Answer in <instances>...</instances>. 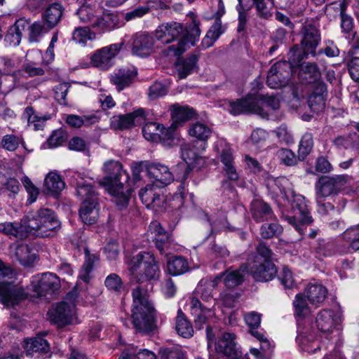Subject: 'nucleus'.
I'll use <instances>...</instances> for the list:
<instances>
[{
	"label": "nucleus",
	"mask_w": 359,
	"mask_h": 359,
	"mask_svg": "<svg viewBox=\"0 0 359 359\" xmlns=\"http://www.w3.org/2000/svg\"><path fill=\"white\" fill-rule=\"evenodd\" d=\"M79 5L80 6L77 10L76 15L82 22L91 24L100 13L97 9V6H91L86 4Z\"/></svg>",
	"instance_id": "obj_45"
},
{
	"label": "nucleus",
	"mask_w": 359,
	"mask_h": 359,
	"mask_svg": "<svg viewBox=\"0 0 359 359\" xmlns=\"http://www.w3.org/2000/svg\"><path fill=\"white\" fill-rule=\"evenodd\" d=\"M181 157L187 165L188 170L200 169L205 163V159L195 149L193 143H184L181 145Z\"/></svg>",
	"instance_id": "obj_24"
},
{
	"label": "nucleus",
	"mask_w": 359,
	"mask_h": 359,
	"mask_svg": "<svg viewBox=\"0 0 359 359\" xmlns=\"http://www.w3.org/2000/svg\"><path fill=\"white\" fill-rule=\"evenodd\" d=\"M279 280L286 288H292L296 285V281L290 269L284 267L279 275Z\"/></svg>",
	"instance_id": "obj_62"
},
{
	"label": "nucleus",
	"mask_w": 359,
	"mask_h": 359,
	"mask_svg": "<svg viewBox=\"0 0 359 359\" xmlns=\"http://www.w3.org/2000/svg\"><path fill=\"white\" fill-rule=\"evenodd\" d=\"M25 348L27 355H32L34 353H47L49 351V346L46 339L41 337L25 341Z\"/></svg>",
	"instance_id": "obj_43"
},
{
	"label": "nucleus",
	"mask_w": 359,
	"mask_h": 359,
	"mask_svg": "<svg viewBox=\"0 0 359 359\" xmlns=\"http://www.w3.org/2000/svg\"><path fill=\"white\" fill-rule=\"evenodd\" d=\"M28 235L45 237L50 232L60 226V222L55 213L50 209L42 208L37 211L29 212L23 217Z\"/></svg>",
	"instance_id": "obj_6"
},
{
	"label": "nucleus",
	"mask_w": 359,
	"mask_h": 359,
	"mask_svg": "<svg viewBox=\"0 0 359 359\" xmlns=\"http://www.w3.org/2000/svg\"><path fill=\"white\" fill-rule=\"evenodd\" d=\"M349 251L348 245H337L334 243L328 242L325 244L320 245L318 248L317 252L323 257H332L337 254H346L349 252Z\"/></svg>",
	"instance_id": "obj_46"
},
{
	"label": "nucleus",
	"mask_w": 359,
	"mask_h": 359,
	"mask_svg": "<svg viewBox=\"0 0 359 359\" xmlns=\"http://www.w3.org/2000/svg\"><path fill=\"white\" fill-rule=\"evenodd\" d=\"M63 7L58 3L50 5L44 11L43 18L50 28L54 27L60 20Z\"/></svg>",
	"instance_id": "obj_39"
},
{
	"label": "nucleus",
	"mask_w": 359,
	"mask_h": 359,
	"mask_svg": "<svg viewBox=\"0 0 359 359\" xmlns=\"http://www.w3.org/2000/svg\"><path fill=\"white\" fill-rule=\"evenodd\" d=\"M175 329L177 333L184 338L191 337L194 333V329L187 319L180 313H178Z\"/></svg>",
	"instance_id": "obj_53"
},
{
	"label": "nucleus",
	"mask_w": 359,
	"mask_h": 359,
	"mask_svg": "<svg viewBox=\"0 0 359 359\" xmlns=\"http://www.w3.org/2000/svg\"><path fill=\"white\" fill-rule=\"evenodd\" d=\"M187 260L182 257H175L167 262V269L169 273L172 276H179L186 273L189 270Z\"/></svg>",
	"instance_id": "obj_44"
},
{
	"label": "nucleus",
	"mask_w": 359,
	"mask_h": 359,
	"mask_svg": "<svg viewBox=\"0 0 359 359\" xmlns=\"http://www.w3.org/2000/svg\"><path fill=\"white\" fill-rule=\"evenodd\" d=\"M252 4L255 6L257 12L261 18H268L271 15L272 0H252ZM241 6L243 4H248L247 0H238Z\"/></svg>",
	"instance_id": "obj_51"
},
{
	"label": "nucleus",
	"mask_w": 359,
	"mask_h": 359,
	"mask_svg": "<svg viewBox=\"0 0 359 359\" xmlns=\"http://www.w3.org/2000/svg\"><path fill=\"white\" fill-rule=\"evenodd\" d=\"M25 115L27 117L28 125L35 130H42L46 121L50 118L49 116H41L36 114L32 107H27Z\"/></svg>",
	"instance_id": "obj_50"
},
{
	"label": "nucleus",
	"mask_w": 359,
	"mask_h": 359,
	"mask_svg": "<svg viewBox=\"0 0 359 359\" xmlns=\"http://www.w3.org/2000/svg\"><path fill=\"white\" fill-rule=\"evenodd\" d=\"M223 107L233 115L250 112L258 114L262 118H267L271 112L279 108L280 102L276 97H264L255 93L248 95L236 102L224 100Z\"/></svg>",
	"instance_id": "obj_4"
},
{
	"label": "nucleus",
	"mask_w": 359,
	"mask_h": 359,
	"mask_svg": "<svg viewBox=\"0 0 359 359\" xmlns=\"http://www.w3.org/2000/svg\"><path fill=\"white\" fill-rule=\"evenodd\" d=\"M224 6L222 0L219 1L218 11L215 15V23L211 26L205 36L203 39L201 45L204 48H208L213 46L224 32V27L222 25L220 18L224 14Z\"/></svg>",
	"instance_id": "obj_21"
},
{
	"label": "nucleus",
	"mask_w": 359,
	"mask_h": 359,
	"mask_svg": "<svg viewBox=\"0 0 359 359\" xmlns=\"http://www.w3.org/2000/svg\"><path fill=\"white\" fill-rule=\"evenodd\" d=\"M351 180L352 178L347 175L323 176L315 184L316 197L325 198L335 196L351 183Z\"/></svg>",
	"instance_id": "obj_11"
},
{
	"label": "nucleus",
	"mask_w": 359,
	"mask_h": 359,
	"mask_svg": "<svg viewBox=\"0 0 359 359\" xmlns=\"http://www.w3.org/2000/svg\"><path fill=\"white\" fill-rule=\"evenodd\" d=\"M340 321L339 316L332 310L323 309L320 311L316 317V325L323 332L332 331L335 325Z\"/></svg>",
	"instance_id": "obj_28"
},
{
	"label": "nucleus",
	"mask_w": 359,
	"mask_h": 359,
	"mask_svg": "<svg viewBox=\"0 0 359 359\" xmlns=\"http://www.w3.org/2000/svg\"><path fill=\"white\" fill-rule=\"evenodd\" d=\"M317 203V212L322 216L327 215L331 212H336L340 213L346 206V201L344 198H338V205L334 206L330 202H324L323 198L316 197Z\"/></svg>",
	"instance_id": "obj_38"
},
{
	"label": "nucleus",
	"mask_w": 359,
	"mask_h": 359,
	"mask_svg": "<svg viewBox=\"0 0 359 359\" xmlns=\"http://www.w3.org/2000/svg\"><path fill=\"white\" fill-rule=\"evenodd\" d=\"M10 252L24 266L33 264L36 259L34 249L25 243H13L10 245Z\"/></svg>",
	"instance_id": "obj_25"
},
{
	"label": "nucleus",
	"mask_w": 359,
	"mask_h": 359,
	"mask_svg": "<svg viewBox=\"0 0 359 359\" xmlns=\"http://www.w3.org/2000/svg\"><path fill=\"white\" fill-rule=\"evenodd\" d=\"M341 238L348 243L349 250H359V224L346 229L341 234Z\"/></svg>",
	"instance_id": "obj_47"
},
{
	"label": "nucleus",
	"mask_w": 359,
	"mask_h": 359,
	"mask_svg": "<svg viewBox=\"0 0 359 359\" xmlns=\"http://www.w3.org/2000/svg\"><path fill=\"white\" fill-rule=\"evenodd\" d=\"M59 278L52 273H44L33 276L30 281L31 290L37 297L45 296L49 292H54L60 287Z\"/></svg>",
	"instance_id": "obj_15"
},
{
	"label": "nucleus",
	"mask_w": 359,
	"mask_h": 359,
	"mask_svg": "<svg viewBox=\"0 0 359 359\" xmlns=\"http://www.w3.org/2000/svg\"><path fill=\"white\" fill-rule=\"evenodd\" d=\"M149 230L154 234L157 249L159 252L163 251L164 244L170 239V236L156 221L151 223Z\"/></svg>",
	"instance_id": "obj_41"
},
{
	"label": "nucleus",
	"mask_w": 359,
	"mask_h": 359,
	"mask_svg": "<svg viewBox=\"0 0 359 359\" xmlns=\"http://www.w3.org/2000/svg\"><path fill=\"white\" fill-rule=\"evenodd\" d=\"M22 183L29 195L27 201L29 203H32L34 201H36L39 195V189H37V187L32 183L31 180L27 176H24L22 177Z\"/></svg>",
	"instance_id": "obj_59"
},
{
	"label": "nucleus",
	"mask_w": 359,
	"mask_h": 359,
	"mask_svg": "<svg viewBox=\"0 0 359 359\" xmlns=\"http://www.w3.org/2000/svg\"><path fill=\"white\" fill-rule=\"evenodd\" d=\"M293 306L295 314L300 318L306 316L309 313L308 304L302 293H299L295 296Z\"/></svg>",
	"instance_id": "obj_56"
},
{
	"label": "nucleus",
	"mask_w": 359,
	"mask_h": 359,
	"mask_svg": "<svg viewBox=\"0 0 359 359\" xmlns=\"http://www.w3.org/2000/svg\"><path fill=\"white\" fill-rule=\"evenodd\" d=\"M313 146V136L311 133H305L299 142V155L303 158L308 156L311 151Z\"/></svg>",
	"instance_id": "obj_57"
},
{
	"label": "nucleus",
	"mask_w": 359,
	"mask_h": 359,
	"mask_svg": "<svg viewBox=\"0 0 359 359\" xmlns=\"http://www.w3.org/2000/svg\"><path fill=\"white\" fill-rule=\"evenodd\" d=\"M90 26L100 34L110 32L118 27V18L114 14H107L103 16H100L98 14Z\"/></svg>",
	"instance_id": "obj_30"
},
{
	"label": "nucleus",
	"mask_w": 359,
	"mask_h": 359,
	"mask_svg": "<svg viewBox=\"0 0 359 359\" xmlns=\"http://www.w3.org/2000/svg\"><path fill=\"white\" fill-rule=\"evenodd\" d=\"M104 285L108 290L114 292H121L123 290L121 278L116 273L108 275L104 280Z\"/></svg>",
	"instance_id": "obj_55"
},
{
	"label": "nucleus",
	"mask_w": 359,
	"mask_h": 359,
	"mask_svg": "<svg viewBox=\"0 0 359 359\" xmlns=\"http://www.w3.org/2000/svg\"><path fill=\"white\" fill-rule=\"evenodd\" d=\"M27 296L22 287L12 283H0V304L7 307L14 306Z\"/></svg>",
	"instance_id": "obj_18"
},
{
	"label": "nucleus",
	"mask_w": 359,
	"mask_h": 359,
	"mask_svg": "<svg viewBox=\"0 0 359 359\" xmlns=\"http://www.w3.org/2000/svg\"><path fill=\"white\" fill-rule=\"evenodd\" d=\"M197 60V56L192 55L187 58L178 61L175 65L178 79H185L191 74L196 67Z\"/></svg>",
	"instance_id": "obj_40"
},
{
	"label": "nucleus",
	"mask_w": 359,
	"mask_h": 359,
	"mask_svg": "<svg viewBox=\"0 0 359 359\" xmlns=\"http://www.w3.org/2000/svg\"><path fill=\"white\" fill-rule=\"evenodd\" d=\"M277 154L279 159L286 165H293L297 163V158L291 150L280 149Z\"/></svg>",
	"instance_id": "obj_63"
},
{
	"label": "nucleus",
	"mask_w": 359,
	"mask_h": 359,
	"mask_svg": "<svg viewBox=\"0 0 359 359\" xmlns=\"http://www.w3.org/2000/svg\"><path fill=\"white\" fill-rule=\"evenodd\" d=\"M130 49L133 55L146 57L155 51V37L147 32H137L131 38Z\"/></svg>",
	"instance_id": "obj_16"
},
{
	"label": "nucleus",
	"mask_w": 359,
	"mask_h": 359,
	"mask_svg": "<svg viewBox=\"0 0 359 359\" xmlns=\"http://www.w3.org/2000/svg\"><path fill=\"white\" fill-rule=\"evenodd\" d=\"M125 45L123 40L97 50L90 57L92 65L101 70H107L114 64V59Z\"/></svg>",
	"instance_id": "obj_12"
},
{
	"label": "nucleus",
	"mask_w": 359,
	"mask_h": 359,
	"mask_svg": "<svg viewBox=\"0 0 359 359\" xmlns=\"http://www.w3.org/2000/svg\"><path fill=\"white\" fill-rule=\"evenodd\" d=\"M281 227L276 223L264 224L262 226L260 233L264 238H270L280 233Z\"/></svg>",
	"instance_id": "obj_60"
},
{
	"label": "nucleus",
	"mask_w": 359,
	"mask_h": 359,
	"mask_svg": "<svg viewBox=\"0 0 359 359\" xmlns=\"http://www.w3.org/2000/svg\"><path fill=\"white\" fill-rule=\"evenodd\" d=\"M73 40L80 44H86L87 41L95 39V33L88 27L76 29L72 34Z\"/></svg>",
	"instance_id": "obj_54"
},
{
	"label": "nucleus",
	"mask_w": 359,
	"mask_h": 359,
	"mask_svg": "<svg viewBox=\"0 0 359 359\" xmlns=\"http://www.w3.org/2000/svg\"><path fill=\"white\" fill-rule=\"evenodd\" d=\"M220 282V276H216L213 279L201 280L198 285L196 292L205 302H210L213 299V290L217 288Z\"/></svg>",
	"instance_id": "obj_34"
},
{
	"label": "nucleus",
	"mask_w": 359,
	"mask_h": 359,
	"mask_svg": "<svg viewBox=\"0 0 359 359\" xmlns=\"http://www.w3.org/2000/svg\"><path fill=\"white\" fill-rule=\"evenodd\" d=\"M302 34V46L304 54L315 55L316 48L320 41L318 29L311 23H306L303 27Z\"/></svg>",
	"instance_id": "obj_22"
},
{
	"label": "nucleus",
	"mask_w": 359,
	"mask_h": 359,
	"mask_svg": "<svg viewBox=\"0 0 359 359\" xmlns=\"http://www.w3.org/2000/svg\"><path fill=\"white\" fill-rule=\"evenodd\" d=\"M296 340L299 344V346L304 351L313 353L320 348L319 345L317 344V341L314 340L313 337L311 334L309 335L306 333L299 334Z\"/></svg>",
	"instance_id": "obj_52"
},
{
	"label": "nucleus",
	"mask_w": 359,
	"mask_h": 359,
	"mask_svg": "<svg viewBox=\"0 0 359 359\" xmlns=\"http://www.w3.org/2000/svg\"><path fill=\"white\" fill-rule=\"evenodd\" d=\"M320 76L317 65L315 63H303L299 72V79L302 82L310 83L316 81Z\"/></svg>",
	"instance_id": "obj_37"
},
{
	"label": "nucleus",
	"mask_w": 359,
	"mask_h": 359,
	"mask_svg": "<svg viewBox=\"0 0 359 359\" xmlns=\"http://www.w3.org/2000/svg\"><path fill=\"white\" fill-rule=\"evenodd\" d=\"M76 193L82 201L79 215L86 224L97 222L100 215V205L97 193L89 184H78Z\"/></svg>",
	"instance_id": "obj_9"
},
{
	"label": "nucleus",
	"mask_w": 359,
	"mask_h": 359,
	"mask_svg": "<svg viewBox=\"0 0 359 359\" xmlns=\"http://www.w3.org/2000/svg\"><path fill=\"white\" fill-rule=\"evenodd\" d=\"M130 273L138 282L157 279L160 275L158 262L153 254L141 252L126 261Z\"/></svg>",
	"instance_id": "obj_7"
},
{
	"label": "nucleus",
	"mask_w": 359,
	"mask_h": 359,
	"mask_svg": "<svg viewBox=\"0 0 359 359\" xmlns=\"http://www.w3.org/2000/svg\"><path fill=\"white\" fill-rule=\"evenodd\" d=\"M147 175L150 182L154 183L156 188L162 189L174 180L172 173L169 168L160 163H152L146 165Z\"/></svg>",
	"instance_id": "obj_17"
},
{
	"label": "nucleus",
	"mask_w": 359,
	"mask_h": 359,
	"mask_svg": "<svg viewBox=\"0 0 359 359\" xmlns=\"http://www.w3.org/2000/svg\"><path fill=\"white\" fill-rule=\"evenodd\" d=\"M44 187L48 193L55 194L64 189L65 184L60 175L50 172L45 178Z\"/></svg>",
	"instance_id": "obj_42"
},
{
	"label": "nucleus",
	"mask_w": 359,
	"mask_h": 359,
	"mask_svg": "<svg viewBox=\"0 0 359 359\" xmlns=\"http://www.w3.org/2000/svg\"><path fill=\"white\" fill-rule=\"evenodd\" d=\"M275 183L280 190L281 199L283 201L279 203L283 206H286V203L290 204L294 212V216L283 215V217L300 234H302L303 229L299 222L302 224H309L313 222L306 198L302 195L294 194L289 180L285 177L278 178Z\"/></svg>",
	"instance_id": "obj_2"
},
{
	"label": "nucleus",
	"mask_w": 359,
	"mask_h": 359,
	"mask_svg": "<svg viewBox=\"0 0 359 359\" xmlns=\"http://www.w3.org/2000/svg\"><path fill=\"white\" fill-rule=\"evenodd\" d=\"M20 139L13 135H6L3 137L1 145L3 148L8 151H15L19 146Z\"/></svg>",
	"instance_id": "obj_64"
},
{
	"label": "nucleus",
	"mask_w": 359,
	"mask_h": 359,
	"mask_svg": "<svg viewBox=\"0 0 359 359\" xmlns=\"http://www.w3.org/2000/svg\"><path fill=\"white\" fill-rule=\"evenodd\" d=\"M214 149L219 154L226 177L231 181L238 180L239 175L235 166L233 151L230 146L225 141L219 140L215 144Z\"/></svg>",
	"instance_id": "obj_14"
},
{
	"label": "nucleus",
	"mask_w": 359,
	"mask_h": 359,
	"mask_svg": "<svg viewBox=\"0 0 359 359\" xmlns=\"http://www.w3.org/2000/svg\"><path fill=\"white\" fill-rule=\"evenodd\" d=\"M140 198L142 203L151 208H163L164 198L160 193V189L156 188L154 183L148 184L144 189L140 191Z\"/></svg>",
	"instance_id": "obj_23"
},
{
	"label": "nucleus",
	"mask_w": 359,
	"mask_h": 359,
	"mask_svg": "<svg viewBox=\"0 0 359 359\" xmlns=\"http://www.w3.org/2000/svg\"><path fill=\"white\" fill-rule=\"evenodd\" d=\"M327 289L319 283H309L304 290V294L312 304L318 305L324 302L327 297Z\"/></svg>",
	"instance_id": "obj_35"
},
{
	"label": "nucleus",
	"mask_w": 359,
	"mask_h": 359,
	"mask_svg": "<svg viewBox=\"0 0 359 359\" xmlns=\"http://www.w3.org/2000/svg\"><path fill=\"white\" fill-rule=\"evenodd\" d=\"M189 306L191 313L194 318L196 325L199 329L203 327L208 318L215 316V312L212 309L203 306L201 302L196 297L190 298Z\"/></svg>",
	"instance_id": "obj_26"
},
{
	"label": "nucleus",
	"mask_w": 359,
	"mask_h": 359,
	"mask_svg": "<svg viewBox=\"0 0 359 359\" xmlns=\"http://www.w3.org/2000/svg\"><path fill=\"white\" fill-rule=\"evenodd\" d=\"M167 93L168 89L164 84L161 82H155L149 87V97L151 100H155L165 95Z\"/></svg>",
	"instance_id": "obj_61"
},
{
	"label": "nucleus",
	"mask_w": 359,
	"mask_h": 359,
	"mask_svg": "<svg viewBox=\"0 0 359 359\" xmlns=\"http://www.w3.org/2000/svg\"><path fill=\"white\" fill-rule=\"evenodd\" d=\"M212 133V128L208 124L201 121L191 123L188 129V134L191 137L203 143L201 149L203 151L205 149V142L211 137Z\"/></svg>",
	"instance_id": "obj_31"
},
{
	"label": "nucleus",
	"mask_w": 359,
	"mask_h": 359,
	"mask_svg": "<svg viewBox=\"0 0 359 359\" xmlns=\"http://www.w3.org/2000/svg\"><path fill=\"white\" fill-rule=\"evenodd\" d=\"M145 121L143 109L124 115H116L111 118V127L115 130H125L142 124Z\"/></svg>",
	"instance_id": "obj_19"
},
{
	"label": "nucleus",
	"mask_w": 359,
	"mask_h": 359,
	"mask_svg": "<svg viewBox=\"0 0 359 359\" xmlns=\"http://www.w3.org/2000/svg\"><path fill=\"white\" fill-rule=\"evenodd\" d=\"M103 169L107 174L103 180L106 189L119 209L126 208L132 192L131 189L126 184L129 180L128 174L123 170L122 165L116 161L106 162Z\"/></svg>",
	"instance_id": "obj_3"
},
{
	"label": "nucleus",
	"mask_w": 359,
	"mask_h": 359,
	"mask_svg": "<svg viewBox=\"0 0 359 359\" xmlns=\"http://www.w3.org/2000/svg\"><path fill=\"white\" fill-rule=\"evenodd\" d=\"M247 271L248 266L243 264L238 269H228L225 272L219 274L217 276H220V280L222 278L223 279L224 283L226 287L233 288L243 282V277Z\"/></svg>",
	"instance_id": "obj_32"
},
{
	"label": "nucleus",
	"mask_w": 359,
	"mask_h": 359,
	"mask_svg": "<svg viewBox=\"0 0 359 359\" xmlns=\"http://www.w3.org/2000/svg\"><path fill=\"white\" fill-rule=\"evenodd\" d=\"M46 29L42 22H34L29 25V38L30 41L36 42L39 39L46 33Z\"/></svg>",
	"instance_id": "obj_58"
},
{
	"label": "nucleus",
	"mask_w": 359,
	"mask_h": 359,
	"mask_svg": "<svg viewBox=\"0 0 359 359\" xmlns=\"http://www.w3.org/2000/svg\"><path fill=\"white\" fill-rule=\"evenodd\" d=\"M193 108L188 106H181L175 104L171 107V115L173 119L177 121H185L191 119L195 116Z\"/></svg>",
	"instance_id": "obj_48"
},
{
	"label": "nucleus",
	"mask_w": 359,
	"mask_h": 359,
	"mask_svg": "<svg viewBox=\"0 0 359 359\" xmlns=\"http://www.w3.org/2000/svg\"><path fill=\"white\" fill-rule=\"evenodd\" d=\"M0 233L10 238L20 240L25 239L29 236L26 226L23 224V217L20 222H5L0 223Z\"/></svg>",
	"instance_id": "obj_27"
},
{
	"label": "nucleus",
	"mask_w": 359,
	"mask_h": 359,
	"mask_svg": "<svg viewBox=\"0 0 359 359\" xmlns=\"http://www.w3.org/2000/svg\"><path fill=\"white\" fill-rule=\"evenodd\" d=\"M74 296V294L69 293L62 302L53 304L48 312L49 320L58 327L79 322L76 304L72 300Z\"/></svg>",
	"instance_id": "obj_10"
},
{
	"label": "nucleus",
	"mask_w": 359,
	"mask_h": 359,
	"mask_svg": "<svg viewBox=\"0 0 359 359\" xmlns=\"http://www.w3.org/2000/svg\"><path fill=\"white\" fill-rule=\"evenodd\" d=\"M162 125L155 122H149L142 128L144 137L151 142H158L161 139Z\"/></svg>",
	"instance_id": "obj_49"
},
{
	"label": "nucleus",
	"mask_w": 359,
	"mask_h": 359,
	"mask_svg": "<svg viewBox=\"0 0 359 359\" xmlns=\"http://www.w3.org/2000/svg\"><path fill=\"white\" fill-rule=\"evenodd\" d=\"M235 339L233 333L224 332L215 343L216 351L230 359H238L241 353L236 347Z\"/></svg>",
	"instance_id": "obj_20"
},
{
	"label": "nucleus",
	"mask_w": 359,
	"mask_h": 359,
	"mask_svg": "<svg viewBox=\"0 0 359 359\" xmlns=\"http://www.w3.org/2000/svg\"><path fill=\"white\" fill-rule=\"evenodd\" d=\"M132 318L134 327L140 332H147L154 327V309L149 302L147 291L140 285L133 289Z\"/></svg>",
	"instance_id": "obj_5"
},
{
	"label": "nucleus",
	"mask_w": 359,
	"mask_h": 359,
	"mask_svg": "<svg viewBox=\"0 0 359 359\" xmlns=\"http://www.w3.org/2000/svg\"><path fill=\"white\" fill-rule=\"evenodd\" d=\"M250 210L252 217L257 222L271 220L274 218V215L270 206L259 199H255L252 202Z\"/></svg>",
	"instance_id": "obj_33"
},
{
	"label": "nucleus",
	"mask_w": 359,
	"mask_h": 359,
	"mask_svg": "<svg viewBox=\"0 0 359 359\" xmlns=\"http://www.w3.org/2000/svg\"><path fill=\"white\" fill-rule=\"evenodd\" d=\"M192 22L189 29L177 22L162 23L155 30V39L163 44H168L182 36L177 43L171 45L166 49L168 55L180 56L198 41L201 30L196 16L192 14Z\"/></svg>",
	"instance_id": "obj_1"
},
{
	"label": "nucleus",
	"mask_w": 359,
	"mask_h": 359,
	"mask_svg": "<svg viewBox=\"0 0 359 359\" xmlns=\"http://www.w3.org/2000/svg\"><path fill=\"white\" fill-rule=\"evenodd\" d=\"M292 76V67L286 61L275 63L269 70L266 83L271 88L286 86Z\"/></svg>",
	"instance_id": "obj_13"
},
{
	"label": "nucleus",
	"mask_w": 359,
	"mask_h": 359,
	"mask_svg": "<svg viewBox=\"0 0 359 359\" xmlns=\"http://www.w3.org/2000/svg\"><path fill=\"white\" fill-rule=\"evenodd\" d=\"M327 92L325 84L320 83L318 84L314 92L309 98V106L313 112H319L324 109L325 102L324 93Z\"/></svg>",
	"instance_id": "obj_36"
},
{
	"label": "nucleus",
	"mask_w": 359,
	"mask_h": 359,
	"mask_svg": "<svg viewBox=\"0 0 359 359\" xmlns=\"http://www.w3.org/2000/svg\"><path fill=\"white\" fill-rule=\"evenodd\" d=\"M257 254L249 262V271L257 281L266 282L272 280L277 274V269L271 261L272 252L264 243L257 247Z\"/></svg>",
	"instance_id": "obj_8"
},
{
	"label": "nucleus",
	"mask_w": 359,
	"mask_h": 359,
	"mask_svg": "<svg viewBox=\"0 0 359 359\" xmlns=\"http://www.w3.org/2000/svg\"><path fill=\"white\" fill-rule=\"evenodd\" d=\"M137 75V70L134 67H124L119 69L111 76V81L116 86L118 90L128 86Z\"/></svg>",
	"instance_id": "obj_29"
}]
</instances>
